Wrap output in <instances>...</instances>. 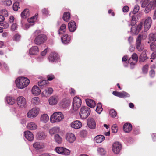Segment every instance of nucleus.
Wrapping results in <instances>:
<instances>
[{"mask_svg":"<svg viewBox=\"0 0 156 156\" xmlns=\"http://www.w3.org/2000/svg\"><path fill=\"white\" fill-rule=\"evenodd\" d=\"M87 125L90 129H94L96 126V123L95 120L92 118H89L87 120Z\"/></svg>","mask_w":156,"mask_h":156,"instance_id":"nucleus-14","label":"nucleus"},{"mask_svg":"<svg viewBox=\"0 0 156 156\" xmlns=\"http://www.w3.org/2000/svg\"><path fill=\"white\" fill-rule=\"evenodd\" d=\"M15 82L18 88H25L29 84L30 81L27 77H20L17 78Z\"/></svg>","mask_w":156,"mask_h":156,"instance_id":"nucleus-1","label":"nucleus"},{"mask_svg":"<svg viewBox=\"0 0 156 156\" xmlns=\"http://www.w3.org/2000/svg\"><path fill=\"white\" fill-rule=\"evenodd\" d=\"M49 119V117L48 115L46 114H44L41 116L40 120L41 122L46 123L48 121Z\"/></svg>","mask_w":156,"mask_h":156,"instance_id":"nucleus-25","label":"nucleus"},{"mask_svg":"<svg viewBox=\"0 0 156 156\" xmlns=\"http://www.w3.org/2000/svg\"><path fill=\"white\" fill-rule=\"evenodd\" d=\"M68 26L69 30L71 32L74 31L76 28V23L73 21H71L69 23Z\"/></svg>","mask_w":156,"mask_h":156,"instance_id":"nucleus-20","label":"nucleus"},{"mask_svg":"<svg viewBox=\"0 0 156 156\" xmlns=\"http://www.w3.org/2000/svg\"><path fill=\"white\" fill-rule=\"evenodd\" d=\"M17 103L20 108H25L27 106V102L25 98L23 96H20L17 99Z\"/></svg>","mask_w":156,"mask_h":156,"instance_id":"nucleus-8","label":"nucleus"},{"mask_svg":"<svg viewBox=\"0 0 156 156\" xmlns=\"http://www.w3.org/2000/svg\"><path fill=\"white\" fill-rule=\"evenodd\" d=\"M70 101L68 99L64 98L62 99L59 103V106L62 108H66L69 105Z\"/></svg>","mask_w":156,"mask_h":156,"instance_id":"nucleus-13","label":"nucleus"},{"mask_svg":"<svg viewBox=\"0 0 156 156\" xmlns=\"http://www.w3.org/2000/svg\"><path fill=\"white\" fill-rule=\"evenodd\" d=\"M64 118L61 112H54L50 118V121L52 123L60 122Z\"/></svg>","mask_w":156,"mask_h":156,"instance_id":"nucleus-3","label":"nucleus"},{"mask_svg":"<svg viewBox=\"0 0 156 156\" xmlns=\"http://www.w3.org/2000/svg\"><path fill=\"white\" fill-rule=\"evenodd\" d=\"M37 136L38 139L41 140L44 139L46 135L44 132L42 131H40L38 133Z\"/></svg>","mask_w":156,"mask_h":156,"instance_id":"nucleus-35","label":"nucleus"},{"mask_svg":"<svg viewBox=\"0 0 156 156\" xmlns=\"http://www.w3.org/2000/svg\"><path fill=\"white\" fill-rule=\"evenodd\" d=\"M143 24V23H141L139 25H138L137 26H136L137 30L138 31V33L141 30Z\"/></svg>","mask_w":156,"mask_h":156,"instance_id":"nucleus-62","label":"nucleus"},{"mask_svg":"<svg viewBox=\"0 0 156 156\" xmlns=\"http://www.w3.org/2000/svg\"><path fill=\"white\" fill-rule=\"evenodd\" d=\"M9 27V25L7 23L4 22L2 23H0V28L3 29H7Z\"/></svg>","mask_w":156,"mask_h":156,"instance_id":"nucleus-45","label":"nucleus"},{"mask_svg":"<svg viewBox=\"0 0 156 156\" xmlns=\"http://www.w3.org/2000/svg\"><path fill=\"white\" fill-rule=\"evenodd\" d=\"M112 94L115 96L121 98L128 97L130 96L129 94L125 92H119L117 91H114L112 92Z\"/></svg>","mask_w":156,"mask_h":156,"instance_id":"nucleus-15","label":"nucleus"},{"mask_svg":"<svg viewBox=\"0 0 156 156\" xmlns=\"http://www.w3.org/2000/svg\"><path fill=\"white\" fill-rule=\"evenodd\" d=\"M132 58L134 61L137 62L138 60V57L136 54L134 53L132 55Z\"/></svg>","mask_w":156,"mask_h":156,"instance_id":"nucleus-58","label":"nucleus"},{"mask_svg":"<svg viewBox=\"0 0 156 156\" xmlns=\"http://www.w3.org/2000/svg\"><path fill=\"white\" fill-rule=\"evenodd\" d=\"M38 51V47L37 46H34L32 47L30 49L29 53L30 55H34Z\"/></svg>","mask_w":156,"mask_h":156,"instance_id":"nucleus-31","label":"nucleus"},{"mask_svg":"<svg viewBox=\"0 0 156 156\" xmlns=\"http://www.w3.org/2000/svg\"><path fill=\"white\" fill-rule=\"evenodd\" d=\"M82 101L81 99L77 96L74 98L73 101L72 107L74 111H76L80 107Z\"/></svg>","mask_w":156,"mask_h":156,"instance_id":"nucleus-5","label":"nucleus"},{"mask_svg":"<svg viewBox=\"0 0 156 156\" xmlns=\"http://www.w3.org/2000/svg\"><path fill=\"white\" fill-rule=\"evenodd\" d=\"M27 127L28 129L35 130L37 129V126L35 123L30 122L27 124Z\"/></svg>","mask_w":156,"mask_h":156,"instance_id":"nucleus-22","label":"nucleus"},{"mask_svg":"<svg viewBox=\"0 0 156 156\" xmlns=\"http://www.w3.org/2000/svg\"><path fill=\"white\" fill-rule=\"evenodd\" d=\"M121 148V145L119 142H115L112 145V150L114 153L115 154H118L120 152Z\"/></svg>","mask_w":156,"mask_h":156,"instance_id":"nucleus-9","label":"nucleus"},{"mask_svg":"<svg viewBox=\"0 0 156 156\" xmlns=\"http://www.w3.org/2000/svg\"><path fill=\"white\" fill-rule=\"evenodd\" d=\"M142 7H145L144 10L146 13H148L151 10L152 7L156 6V0H152L151 1L148 2L147 0H145L141 5Z\"/></svg>","mask_w":156,"mask_h":156,"instance_id":"nucleus-2","label":"nucleus"},{"mask_svg":"<svg viewBox=\"0 0 156 156\" xmlns=\"http://www.w3.org/2000/svg\"><path fill=\"white\" fill-rule=\"evenodd\" d=\"M20 38V36L19 34H16L14 36L13 40L16 41H19Z\"/></svg>","mask_w":156,"mask_h":156,"instance_id":"nucleus-57","label":"nucleus"},{"mask_svg":"<svg viewBox=\"0 0 156 156\" xmlns=\"http://www.w3.org/2000/svg\"><path fill=\"white\" fill-rule=\"evenodd\" d=\"M47 81H51L55 78L54 76L52 74L48 75L47 76Z\"/></svg>","mask_w":156,"mask_h":156,"instance_id":"nucleus-59","label":"nucleus"},{"mask_svg":"<svg viewBox=\"0 0 156 156\" xmlns=\"http://www.w3.org/2000/svg\"><path fill=\"white\" fill-rule=\"evenodd\" d=\"M33 147L36 149H42L44 147L43 143L40 142H36L33 144Z\"/></svg>","mask_w":156,"mask_h":156,"instance_id":"nucleus-23","label":"nucleus"},{"mask_svg":"<svg viewBox=\"0 0 156 156\" xmlns=\"http://www.w3.org/2000/svg\"><path fill=\"white\" fill-rule=\"evenodd\" d=\"M129 9V7L128 6H124L122 9V10L123 12H127L128 11Z\"/></svg>","mask_w":156,"mask_h":156,"instance_id":"nucleus-63","label":"nucleus"},{"mask_svg":"<svg viewBox=\"0 0 156 156\" xmlns=\"http://www.w3.org/2000/svg\"><path fill=\"white\" fill-rule=\"evenodd\" d=\"M132 129V126L129 123H125L123 126V129L126 133H129Z\"/></svg>","mask_w":156,"mask_h":156,"instance_id":"nucleus-24","label":"nucleus"},{"mask_svg":"<svg viewBox=\"0 0 156 156\" xmlns=\"http://www.w3.org/2000/svg\"><path fill=\"white\" fill-rule=\"evenodd\" d=\"M24 135L25 138L29 141H32L33 140L34 135L30 131L28 130L25 131Z\"/></svg>","mask_w":156,"mask_h":156,"instance_id":"nucleus-19","label":"nucleus"},{"mask_svg":"<svg viewBox=\"0 0 156 156\" xmlns=\"http://www.w3.org/2000/svg\"><path fill=\"white\" fill-rule=\"evenodd\" d=\"M131 32L134 34H137L138 33V31L137 30V27L135 26H132L131 28Z\"/></svg>","mask_w":156,"mask_h":156,"instance_id":"nucleus-48","label":"nucleus"},{"mask_svg":"<svg viewBox=\"0 0 156 156\" xmlns=\"http://www.w3.org/2000/svg\"><path fill=\"white\" fill-rule=\"evenodd\" d=\"M148 68V65L146 64L142 68V71L144 73H146L147 71Z\"/></svg>","mask_w":156,"mask_h":156,"instance_id":"nucleus-53","label":"nucleus"},{"mask_svg":"<svg viewBox=\"0 0 156 156\" xmlns=\"http://www.w3.org/2000/svg\"><path fill=\"white\" fill-rule=\"evenodd\" d=\"M66 25L65 24H63L61 26L59 30L62 31L63 32H65L66 31Z\"/></svg>","mask_w":156,"mask_h":156,"instance_id":"nucleus-60","label":"nucleus"},{"mask_svg":"<svg viewBox=\"0 0 156 156\" xmlns=\"http://www.w3.org/2000/svg\"><path fill=\"white\" fill-rule=\"evenodd\" d=\"M47 37L44 34H40L37 36L35 39L34 42L37 45H40L44 42L47 40Z\"/></svg>","mask_w":156,"mask_h":156,"instance_id":"nucleus-6","label":"nucleus"},{"mask_svg":"<svg viewBox=\"0 0 156 156\" xmlns=\"http://www.w3.org/2000/svg\"><path fill=\"white\" fill-rule=\"evenodd\" d=\"M41 91V90L40 89V88H32L31 90L32 93L35 95H39Z\"/></svg>","mask_w":156,"mask_h":156,"instance_id":"nucleus-39","label":"nucleus"},{"mask_svg":"<svg viewBox=\"0 0 156 156\" xmlns=\"http://www.w3.org/2000/svg\"><path fill=\"white\" fill-rule=\"evenodd\" d=\"M109 114L110 116L113 118L115 117L117 115L116 112L114 109L111 110L109 112Z\"/></svg>","mask_w":156,"mask_h":156,"instance_id":"nucleus-51","label":"nucleus"},{"mask_svg":"<svg viewBox=\"0 0 156 156\" xmlns=\"http://www.w3.org/2000/svg\"><path fill=\"white\" fill-rule=\"evenodd\" d=\"M55 139L56 142L58 144H61L62 141V138L58 134L55 135Z\"/></svg>","mask_w":156,"mask_h":156,"instance_id":"nucleus-42","label":"nucleus"},{"mask_svg":"<svg viewBox=\"0 0 156 156\" xmlns=\"http://www.w3.org/2000/svg\"><path fill=\"white\" fill-rule=\"evenodd\" d=\"M6 101L7 103L10 105H13L15 102V99L10 97H7Z\"/></svg>","mask_w":156,"mask_h":156,"instance_id":"nucleus-40","label":"nucleus"},{"mask_svg":"<svg viewBox=\"0 0 156 156\" xmlns=\"http://www.w3.org/2000/svg\"><path fill=\"white\" fill-rule=\"evenodd\" d=\"M148 39L150 41H156V33H150Z\"/></svg>","mask_w":156,"mask_h":156,"instance_id":"nucleus-37","label":"nucleus"},{"mask_svg":"<svg viewBox=\"0 0 156 156\" xmlns=\"http://www.w3.org/2000/svg\"><path fill=\"white\" fill-rule=\"evenodd\" d=\"M19 3L17 2H15L13 5V9L14 10L17 11L18 10V8H20L19 7Z\"/></svg>","mask_w":156,"mask_h":156,"instance_id":"nucleus-46","label":"nucleus"},{"mask_svg":"<svg viewBox=\"0 0 156 156\" xmlns=\"http://www.w3.org/2000/svg\"><path fill=\"white\" fill-rule=\"evenodd\" d=\"M103 110L102 108L101 105L100 103H98L97 105V108L96 109V111L98 114H100Z\"/></svg>","mask_w":156,"mask_h":156,"instance_id":"nucleus-43","label":"nucleus"},{"mask_svg":"<svg viewBox=\"0 0 156 156\" xmlns=\"http://www.w3.org/2000/svg\"><path fill=\"white\" fill-rule=\"evenodd\" d=\"M112 132L114 133H116L118 131V128L116 125H114L112 127Z\"/></svg>","mask_w":156,"mask_h":156,"instance_id":"nucleus-56","label":"nucleus"},{"mask_svg":"<svg viewBox=\"0 0 156 156\" xmlns=\"http://www.w3.org/2000/svg\"><path fill=\"white\" fill-rule=\"evenodd\" d=\"M61 39L62 42L65 44L68 43L70 40V37L67 34L64 35L61 37Z\"/></svg>","mask_w":156,"mask_h":156,"instance_id":"nucleus-34","label":"nucleus"},{"mask_svg":"<svg viewBox=\"0 0 156 156\" xmlns=\"http://www.w3.org/2000/svg\"><path fill=\"white\" fill-rule=\"evenodd\" d=\"M90 113V109L87 106H83L81 108L80 112V117L82 119L87 118Z\"/></svg>","mask_w":156,"mask_h":156,"instance_id":"nucleus-4","label":"nucleus"},{"mask_svg":"<svg viewBox=\"0 0 156 156\" xmlns=\"http://www.w3.org/2000/svg\"><path fill=\"white\" fill-rule=\"evenodd\" d=\"M136 47L139 51H142L144 49L143 44L140 42L136 41Z\"/></svg>","mask_w":156,"mask_h":156,"instance_id":"nucleus-29","label":"nucleus"},{"mask_svg":"<svg viewBox=\"0 0 156 156\" xmlns=\"http://www.w3.org/2000/svg\"><path fill=\"white\" fill-rule=\"evenodd\" d=\"M62 151V155H68L70 153V151L69 150L63 147Z\"/></svg>","mask_w":156,"mask_h":156,"instance_id":"nucleus-44","label":"nucleus"},{"mask_svg":"<svg viewBox=\"0 0 156 156\" xmlns=\"http://www.w3.org/2000/svg\"><path fill=\"white\" fill-rule=\"evenodd\" d=\"M55 151L57 153L62 155L63 150V147H56L55 149Z\"/></svg>","mask_w":156,"mask_h":156,"instance_id":"nucleus-49","label":"nucleus"},{"mask_svg":"<svg viewBox=\"0 0 156 156\" xmlns=\"http://www.w3.org/2000/svg\"><path fill=\"white\" fill-rule=\"evenodd\" d=\"M66 138L67 141L73 143L75 140L76 137L72 133H68L66 136Z\"/></svg>","mask_w":156,"mask_h":156,"instance_id":"nucleus-18","label":"nucleus"},{"mask_svg":"<svg viewBox=\"0 0 156 156\" xmlns=\"http://www.w3.org/2000/svg\"><path fill=\"white\" fill-rule=\"evenodd\" d=\"M147 37V35L145 33L139 34L137 37L136 41L141 42V41L145 40Z\"/></svg>","mask_w":156,"mask_h":156,"instance_id":"nucleus-27","label":"nucleus"},{"mask_svg":"<svg viewBox=\"0 0 156 156\" xmlns=\"http://www.w3.org/2000/svg\"><path fill=\"white\" fill-rule=\"evenodd\" d=\"M94 139L96 143H101L105 140V137L103 135H98L95 137Z\"/></svg>","mask_w":156,"mask_h":156,"instance_id":"nucleus-28","label":"nucleus"},{"mask_svg":"<svg viewBox=\"0 0 156 156\" xmlns=\"http://www.w3.org/2000/svg\"><path fill=\"white\" fill-rule=\"evenodd\" d=\"M39 109L37 108H34L30 110L27 113V117L28 118H35L38 115Z\"/></svg>","mask_w":156,"mask_h":156,"instance_id":"nucleus-7","label":"nucleus"},{"mask_svg":"<svg viewBox=\"0 0 156 156\" xmlns=\"http://www.w3.org/2000/svg\"><path fill=\"white\" fill-rule=\"evenodd\" d=\"M87 105L91 108H93L95 107L96 103L94 101L90 99H86L85 100Z\"/></svg>","mask_w":156,"mask_h":156,"instance_id":"nucleus-21","label":"nucleus"},{"mask_svg":"<svg viewBox=\"0 0 156 156\" xmlns=\"http://www.w3.org/2000/svg\"><path fill=\"white\" fill-rule=\"evenodd\" d=\"M4 4L5 5L9 6L12 4V1L11 0H5Z\"/></svg>","mask_w":156,"mask_h":156,"instance_id":"nucleus-61","label":"nucleus"},{"mask_svg":"<svg viewBox=\"0 0 156 156\" xmlns=\"http://www.w3.org/2000/svg\"><path fill=\"white\" fill-rule=\"evenodd\" d=\"M151 50L153 51H156V43L155 42H152L150 45Z\"/></svg>","mask_w":156,"mask_h":156,"instance_id":"nucleus-47","label":"nucleus"},{"mask_svg":"<svg viewBox=\"0 0 156 156\" xmlns=\"http://www.w3.org/2000/svg\"><path fill=\"white\" fill-rule=\"evenodd\" d=\"M41 96L42 97H48L53 92V88H41Z\"/></svg>","mask_w":156,"mask_h":156,"instance_id":"nucleus-12","label":"nucleus"},{"mask_svg":"<svg viewBox=\"0 0 156 156\" xmlns=\"http://www.w3.org/2000/svg\"><path fill=\"white\" fill-rule=\"evenodd\" d=\"M31 102L34 105H38L41 104V101L38 97H35L32 98Z\"/></svg>","mask_w":156,"mask_h":156,"instance_id":"nucleus-26","label":"nucleus"},{"mask_svg":"<svg viewBox=\"0 0 156 156\" xmlns=\"http://www.w3.org/2000/svg\"><path fill=\"white\" fill-rule=\"evenodd\" d=\"M139 9V6L137 5H135L133 12H131V13L135 14L138 12Z\"/></svg>","mask_w":156,"mask_h":156,"instance_id":"nucleus-54","label":"nucleus"},{"mask_svg":"<svg viewBox=\"0 0 156 156\" xmlns=\"http://www.w3.org/2000/svg\"><path fill=\"white\" fill-rule=\"evenodd\" d=\"M97 151L98 153L101 155H104L105 154V151L102 148H98Z\"/></svg>","mask_w":156,"mask_h":156,"instance_id":"nucleus-50","label":"nucleus"},{"mask_svg":"<svg viewBox=\"0 0 156 156\" xmlns=\"http://www.w3.org/2000/svg\"><path fill=\"white\" fill-rule=\"evenodd\" d=\"M0 13L5 17H7L8 15V11L4 9L0 10Z\"/></svg>","mask_w":156,"mask_h":156,"instance_id":"nucleus-52","label":"nucleus"},{"mask_svg":"<svg viewBox=\"0 0 156 156\" xmlns=\"http://www.w3.org/2000/svg\"><path fill=\"white\" fill-rule=\"evenodd\" d=\"M58 58V54L55 52H52L50 55L48 59L51 62H55Z\"/></svg>","mask_w":156,"mask_h":156,"instance_id":"nucleus-16","label":"nucleus"},{"mask_svg":"<svg viewBox=\"0 0 156 156\" xmlns=\"http://www.w3.org/2000/svg\"><path fill=\"white\" fill-rule=\"evenodd\" d=\"M151 58L152 59H155L156 58V51H154L152 53Z\"/></svg>","mask_w":156,"mask_h":156,"instance_id":"nucleus-64","label":"nucleus"},{"mask_svg":"<svg viewBox=\"0 0 156 156\" xmlns=\"http://www.w3.org/2000/svg\"><path fill=\"white\" fill-rule=\"evenodd\" d=\"M59 101V97L56 95L51 96L48 99L49 103L51 105H56L58 103Z\"/></svg>","mask_w":156,"mask_h":156,"instance_id":"nucleus-11","label":"nucleus"},{"mask_svg":"<svg viewBox=\"0 0 156 156\" xmlns=\"http://www.w3.org/2000/svg\"><path fill=\"white\" fill-rule=\"evenodd\" d=\"M147 58V56L146 51H144L140 55L139 57V61L140 62H144Z\"/></svg>","mask_w":156,"mask_h":156,"instance_id":"nucleus-32","label":"nucleus"},{"mask_svg":"<svg viewBox=\"0 0 156 156\" xmlns=\"http://www.w3.org/2000/svg\"><path fill=\"white\" fill-rule=\"evenodd\" d=\"M37 19V17L36 16H34L33 17L28 19V22L29 23H33L35 22Z\"/></svg>","mask_w":156,"mask_h":156,"instance_id":"nucleus-55","label":"nucleus"},{"mask_svg":"<svg viewBox=\"0 0 156 156\" xmlns=\"http://www.w3.org/2000/svg\"><path fill=\"white\" fill-rule=\"evenodd\" d=\"M82 124L81 122L79 120H76L72 122L71 124V126L72 128L75 129H79L82 126Z\"/></svg>","mask_w":156,"mask_h":156,"instance_id":"nucleus-17","label":"nucleus"},{"mask_svg":"<svg viewBox=\"0 0 156 156\" xmlns=\"http://www.w3.org/2000/svg\"><path fill=\"white\" fill-rule=\"evenodd\" d=\"M60 131V128L58 127H55L52 128L49 130V133L51 135L54 134L58 133Z\"/></svg>","mask_w":156,"mask_h":156,"instance_id":"nucleus-33","label":"nucleus"},{"mask_svg":"<svg viewBox=\"0 0 156 156\" xmlns=\"http://www.w3.org/2000/svg\"><path fill=\"white\" fill-rule=\"evenodd\" d=\"M132 13H130L129 15L131 17V25L132 26H134L136 23V19L135 14H133V15L131 16Z\"/></svg>","mask_w":156,"mask_h":156,"instance_id":"nucleus-38","label":"nucleus"},{"mask_svg":"<svg viewBox=\"0 0 156 156\" xmlns=\"http://www.w3.org/2000/svg\"><path fill=\"white\" fill-rule=\"evenodd\" d=\"M70 16L69 12H65L63 15V19L65 21L68 22L70 19Z\"/></svg>","mask_w":156,"mask_h":156,"instance_id":"nucleus-36","label":"nucleus"},{"mask_svg":"<svg viewBox=\"0 0 156 156\" xmlns=\"http://www.w3.org/2000/svg\"><path fill=\"white\" fill-rule=\"evenodd\" d=\"M48 83L49 82L48 81L43 80L38 82V84L39 86H43L45 87L48 84Z\"/></svg>","mask_w":156,"mask_h":156,"instance_id":"nucleus-41","label":"nucleus"},{"mask_svg":"<svg viewBox=\"0 0 156 156\" xmlns=\"http://www.w3.org/2000/svg\"><path fill=\"white\" fill-rule=\"evenodd\" d=\"M30 15L29 10L27 9H25L21 13V16L23 19L29 17Z\"/></svg>","mask_w":156,"mask_h":156,"instance_id":"nucleus-30","label":"nucleus"},{"mask_svg":"<svg viewBox=\"0 0 156 156\" xmlns=\"http://www.w3.org/2000/svg\"><path fill=\"white\" fill-rule=\"evenodd\" d=\"M152 20L150 17L147 18L144 21V28L145 31H147L150 28L152 23Z\"/></svg>","mask_w":156,"mask_h":156,"instance_id":"nucleus-10","label":"nucleus"}]
</instances>
